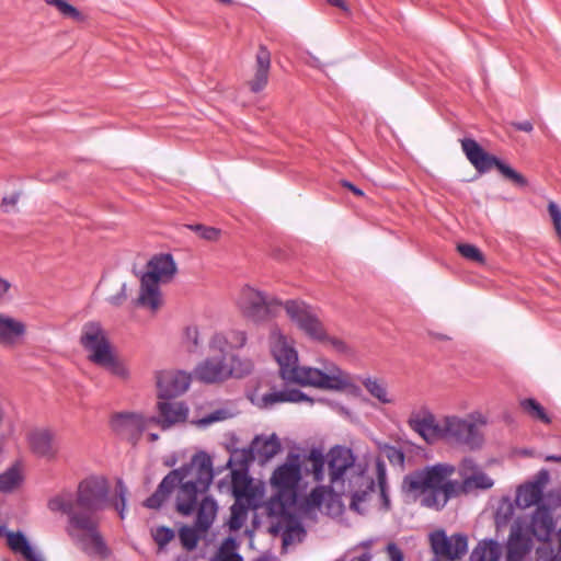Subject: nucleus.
<instances>
[{"label": "nucleus", "instance_id": "nucleus-61", "mask_svg": "<svg viewBox=\"0 0 561 561\" xmlns=\"http://www.w3.org/2000/svg\"><path fill=\"white\" fill-rule=\"evenodd\" d=\"M513 126L517 129V130H522V131H526V133H530L533 130V124L528 121H525V122H519V123H514Z\"/></svg>", "mask_w": 561, "mask_h": 561}, {"label": "nucleus", "instance_id": "nucleus-22", "mask_svg": "<svg viewBox=\"0 0 561 561\" xmlns=\"http://www.w3.org/2000/svg\"><path fill=\"white\" fill-rule=\"evenodd\" d=\"M531 547L530 536L525 531L520 520L514 523L507 540L506 557L508 561H520Z\"/></svg>", "mask_w": 561, "mask_h": 561}, {"label": "nucleus", "instance_id": "nucleus-59", "mask_svg": "<svg viewBox=\"0 0 561 561\" xmlns=\"http://www.w3.org/2000/svg\"><path fill=\"white\" fill-rule=\"evenodd\" d=\"M10 288L11 284L7 279L0 277V304L7 299Z\"/></svg>", "mask_w": 561, "mask_h": 561}, {"label": "nucleus", "instance_id": "nucleus-53", "mask_svg": "<svg viewBox=\"0 0 561 561\" xmlns=\"http://www.w3.org/2000/svg\"><path fill=\"white\" fill-rule=\"evenodd\" d=\"M185 342L188 351L193 352L199 346V332L195 327H188L185 330Z\"/></svg>", "mask_w": 561, "mask_h": 561}, {"label": "nucleus", "instance_id": "nucleus-31", "mask_svg": "<svg viewBox=\"0 0 561 561\" xmlns=\"http://www.w3.org/2000/svg\"><path fill=\"white\" fill-rule=\"evenodd\" d=\"M7 541L12 551L21 553L27 561H34L39 557L28 543L26 537L20 531H8Z\"/></svg>", "mask_w": 561, "mask_h": 561}, {"label": "nucleus", "instance_id": "nucleus-30", "mask_svg": "<svg viewBox=\"0 0 561 561\" xmlns=\"http://www.w3.org/2000/svg\"><path fill=\"white\" fill-rule=\"evenodd\" d=\"M304 401L310 403L312 402V400L309 397H307L305 393L297 389H284L280 391H273L262 397V402L264 407H271L275 403L280 402L299 403Z\"/></svg>", "mask_w": 561, "mask_h": 561}, {"label": "nucleus", "instance_id": "nucleus-51", "mask_svg": "<svg viewBox=\"0 0 561 561\" xmlns=\"http://www.w3.org/2000/svg\"><path fill=\"white\" fill-rule=\"evenodd\" d=\"M305 536V530L299 524L289 526L283 534L284 545H289L295 540L300 541Z\"/></svg>", "mask_w": 561, "mask_h": 561}, {"label": "nucleus", "instance_id": "nucleus-23", "mask_svg": "<svg viewBox=\"0 0 561 561\" xmlns=\"http://www.w3.org/2000/svg\"><path fill=\"white\" fill-rule=\"evenodd\" d=\"M160 417H150L151 424H159L167 430L172 425L183 422L187 415V408L181 402L161 401L158 403Z\"/></svg>", "mask_w": 561, "mask_h": 561}, {"label": "nucleus", "instance_id": "nucleus-13", "mask_svg": "<svg viewBox=\"0 0 561 561\" xmlns=\"http://www.w3.org/2000/svg\"><path fill=\"white\" fill-rule=\"evenodd\" d=\"M278 305V301L249 286L242 288L238 298V307L242 314L254 322L266 320Z\"/></svg>", "mask_w": 561, "mask_h": 561}, {"label": "nucleus", "instance_id": "nucleus-63", "mask_svg": "<svg viewBox=\"0 0 561 561\" xmlns=\"http://www.w3.org/2000/svg\"><path fill=\"white\" fill-rule=\"evenodd\" d=\"M545 460L548 462H561V455L560 456L549 455L545 458Z\"/></svg>", "mask_w": 561, "mask_h": 561}, {"label": "nucleus", "instance_id": "nucleus-55", "mask_svg": "<svg viewBox=\"0 0 561 561\" xmlns=\"http://www.w3.org/2000/svg\"><path fill=\"white\" fill-rule=\"evenodd\" d=\"M20 199V193H13L9 196L3 197L1 207L5 213L15 210L16 204Z\"/></svg>", "mask_w": 561, "mask_h": 561}, {"label": "nucleus", "instance_id": "nucleus-28", "mask_svg": "<svg viewBox=\"0 0 561 561\" xmlns=\"http://www.w3.org/2000/svg\"><path fill=\"white\" fill-rule=\"evenodd\" d=\"M217 511L218 506L213 497L204 496L202 499L195 522V527L199 533H205L210 528L216 518Z\"/></svg>", "mask_w": 561, "mask_h": 561}, {"label": "nucleus", "instance_id": "nucleus-2", "mask_svg": "<svg viewBox=\"0 0 561 561\" xmlns=\"http://www.w3.org/2000/svg\"><path fill=\"white\" fill-rule=\"evenodd\" d=\"M106 481L90 477L82 480L76 494L61 491L48 501L51 512H60L68 517L66 533L75 545L89 558L104 561L112 556V549L100 531V512L107 500Z\"/></svg>", "mask_w": 561, "mask_h": 561}, {"label": "nucleus", "instance_id": "nucleus-12", "mask_svg": "<svg viewBox=\"0 0 561 561\" xmlns=\"http://www.w3.org/2000/svg\"><path fill=\"white\" fill-rule=\"evenodd\" d=\"M289 319L310 340L319 343L327 339V330L314 310L302 301L288 300L284 305Z\"/></svg>", "mask_w": 561, "mask_h": 561}, {"label": "nucleus", "instance_id": "nucleus-29", "mask_svg": "<svg viewBox=\"0 0 561 561\" xmlns=\"http://www.w3.org/2000/svg\"><path fill=\"white\" fill-rule=\"evenodd\" d=\"M366 391L381 404L394 403V397L389 392L385 379L367 376L360 379Z\"/></svg>", "mask_w": 561, "mask_h": 561}, {"label": "nucleus", "instance_id": "nucleus-26", "mask_svg": "<svg viewBox=\"0 0 561 561\" xmlns=\"http://www.w3.org/2000/svg\"><path fill=\"white\" fill-rule=\"evenodd\" d=\"M324 495L325 489L323 486L314 488L307 496H301L300 494H298L295 510L290 515L286 516L293 517L308 515L309 513L321 506Z\"/></svg>", "mask_w": 561, "mask_h": 561}, {"label": "nucleus", "instance_id": "nucleus-27", "mask_svg": "<svg viewBox=\"0 0 561 561\" xmlns=\"http://www.w3.org/2000/svg\"><path fill=\"white\" fill-rule=\"evenodd\" d=\"M280 442L278 437L273 434L271 436H257L251 444L252 453L262 461H267L280 451Z\"/></svg>", "mask_w": 561, "mask_h": 561}, {"label": "nucleus", "instance_id": "nucleus-52", "mask_svg": "<svg viewBox=\"0 0 561 561\" xmlns=\"http://www.w3.org/2000/svg\"><path fill=\"white\" fill-rule=\"evenodd\" d=\"M548 213L553 222L556 232L559 239H561V209L554 202H549Z\"/></svg>", "mask_w": 561, "mask_h": 561}, {"label": "nucleus", "instance_id": "nucleus-54", "mask_svg": "<svg viewBox=\"0 0 561 561\" xmlns=\"http://www.w3.org/2000/svg\"><path fill=\"white\" fill-rule=\"evenodd\" d=\"M127 286L125 283L121 284L119 290L117 294L112 295L107 298V301L115 307L122 306L127 300Z\"/></svg>", "mask_w": 561, "mask_h": 561}, {"label": "nucleus", "instance_id": "nucleus-40", "mask_svg": "<svg viewBox=\"0 0 561 561\" xmlns=\"http://www.w3.org/2000/svg\"><path fill=\"white\" fill-rule=\"evenodd\" d=\"M228 367L231 369V376L241 378L252 371L253 363L249 358L231 356L228 363Z\"/></svg>", "mask_w": 561, "mask_h": 561}, {"label": "nucleus", "instance_id": "nucleus-60", "mask_svg": "<svg viewBox=\"0 0 561 561\" xmlns=\"http://www.w3.org/2000/svg\"><path fill=\"white\" fill-rule=\"evenodd\" d=\"M341 185L343 187L350 190L356 196H359V197L364 196V192L360 188H358L357 186H355L353 183H351L350 181L342 180Z\"/></svg>", "mask_w": 561, "mask_h": 561}, {"label": "nucleus", "instance_id": "nucleus-9", "mask_svg": "<svg viewBox=\"0 0 561 561\" xmlns=\"http://www.w3.org/2000/svg\"><path fill=\"white\" fill-rule=\"evenodd\" d=\"M176 271V264L171 254L154 255L149 261L147 272L140 279V293L137 304L153 312L157 311L163 305L160 283L171 282Z\"/></svg>", "mask_w": 561, "mask_h": 561}, {"label": "nucleus", "instance_id": "nucleus-8", "mask_svg": "<svg viewBox=\"0 0 561 561\" xmlns=\"http://www.w3.org/2000/svg\"><path fill=\"white\" fill-rule=\"evenodd\" d=\"M80 344L88 352V359L122 380L129 378L126 363L114 352L107 332L98 321H88L82 325Z\"/></svg>", "mask_w": 561, "mask_h": 561}, {"label": "nucleus", "instance_id": "nucleus-5", "mask_svg": "<svg viewBox=\"0 0 561 561\" xmlns=\"http://www.w3.org/2000/svg\"><path fill=\"white\" fill-rule=\"evenodd\" d=\"M330 484L334 492L350 494L351 508L362 512V504L375 491V480L355 463L353 451L347 447L336 446L328 455Z\"/></svg>", "mask_w": 561, "mask_h": 561}, {"label": "nucleus", "instance_id": "nucleus-33", "mask_svg": "<svg viewBox=\"0 0 561 561\" xmlns=\"http://www.w3.org/2000/svg\"><path fill=\"white\" fill-rule=\"evenodd\" d=\"M500 556L501 549L495 541H482L471 552L470 561H497Z\"/></svg>", "mask_w": 561, "mask_h": 561}, {"label": "nucleus", "instance_id": "nucleus-20", "mask_svg": "<svg viewBox=\"0 0 561 561\" xmlns=\"http://www.w3.org/2000/svg\"><path fill=\"white\" fill-rule=\"evenodd\" d=\"M556 528L551 511L546 505H538L531 515L529 525L524 526L529 536L546 542L550 539Z\"/></svg>", "mask_w": 561, "mask_h": 561}, {"label": "nucleus", "instance_id": "nucleus-6", "mask_svg": "<svg viewBox=\"0 0 561 561\" xmlns=\"http://www.w3.org/2000/svg\"><path fill=\"white\" fill-rule=\"evenodd\" d=\"M170 473H175L172 484H179L176 511L190 516L196 508L197 499L208 491L213 482V460L207 453L201 451L188 463Z\"/></svg>", "mask_w": 561, "mask_h": 561}, {"label": "nucleus", "instance_id": "nucleus-44", "mask_svg": "<svg viewBox=\"0 0 561 561\" xmlns=\"http://www.w3.org/2000/svg\"><path fill=\"white\" fill-rule=\"evenodd\" d=\"M209 348L211 352H218V357H226L227 355L233 351L230 348L229 343L227 342V339L224 334V332H218L213 335V337L209 341Z\"/></svg>", "mask_w": 561, "mask_h": 561}, {"label": "nucleus", "instance_id": "nucleus-24", "mask_svg": "<svg viewBox=\"0 0 561 561\" xmlns=\"http://www.w3.org/2000/svg\"><path fill=\"white\" fill-rule=\"evenodd\" d=\"M270 68L271 54L265 46L261 45L255 57V72L253 78L249 81V87L252 92H260L266 87Z\"/></svg>", "mask_w": 561, "mask_h": 561}, {"label": "nucleus", "instance_id": "nucleus-45", "mask_svg": "<svg viewBox=\"0 0 561 561\" xmlns=\"http://www.w3.org/2000/svg\"><path fill=\"white\" fill-rule=\"evenodd\" d=\"M382 455L392 466L399 467L401 470L404 468L405 455L400 448L386 445L382 448Z\"/></svg>", "mask_w": 561, "mask_h": 561}, {"label": "nucleus", "instance_id": "nucleus-50", "mask_svg": "<svg viewBox=\"0 0 561 561\" xmlns=\"http://www.w3.org/2000/svg\"><path fill=\"white\" fill-rule=\"evenodd\" d=\"M152 537L159 548L162 549L174 538V531L168 527H158L152 531Z\"/></svg>", "mask_w": 561, "mask_h": 561}, {"label": "nucleus", "instance_id": "nucleus-32", "mask_svg": "<svg viewBox=\"0 0 561 561\" xmlns=\"http://www.w3.org/2000/svg\"><path fill=\"white\" fill-rule=\"evenodd\" d=\"M174 477L175 473H168L158 485L156 492L145 501L144 505L148 508H159L174 489L172 484Z\"/></svg>", "mask_w": 561, "mask_h": 561}, {"label": "nucleus", "instance_id": "nucleus-10", "mask_svg": "<svg viewBox=\"0 0 561 561\" xmlns=\"http://www.w3.org/2000/svg\"><path fill=\"white\" fill-rule=\"evenodd\" d=\"M486 424L485 417L479 413H470L466 417L446 415L442 419V439L465 445L470 448H479L483 443L480 431Z\"/></svg>", "mask_w": 561, "mask_h": 561}, {"label": "nucleus", "instance_id": "nucleus-41", "mask_svg": "<svg viewBox=\"0 0 561 561\" xmlns=\"http://www.w3.org/2000/svg\"><path fill=\"white\" fill-rule=\"evenodd\" d=\"M376 477L378 481V488L380 491V496L382 499V503L385 508H389L390 500L387 493V474H386V466L381 459L376 460Z\"/></svg>", "mask_w": 561, "mask_h": 561}, {"label": "nucleus", "instance_id": "nucleus-57", "mask_svg": "<svg viewBox=\"0 0 561 561\" xmlns=\"http://www.w3.org/2000/svg\"><path fill=\"white\" fill-rule=\"evenodd\" d=\"M117 493H118V495L121 497L122 505L119 506L118 504H116V510L118 511L119 516L123 519L124 518L125 505H126L127 489L122 483H118V485H117Z\"/></svg>", "mask_w": 561, "mask_h": 561}, {"label": "nucleus", "instance_id": "nucleus-4", "mask_svg": "<svg viewBox=\"0 0 561 561\" xmlns=\"http://www.w3.org/2000/svg\"><path fill=\"white\" fill-rule=\"evenodd\" d=\"M271 353L279 366L282 379L288 383L311 386L327 390H343L351 385L347 373L334 363H325L323 368L298 365V354L290 337L279 328L273 327L268 336Z\"/></svg>", "mask_w": 561, "mask_h": 561}, {"label": "nucleus", "instance_id": "nucleus-16", "mask_svg": "<svg viewBox=\"0 0 561 561\" xmlns=\"http://www.w3.org/2000/svg\"><path fill=\"white\" fill-rule=\"evenodd\" d=\"M431 546L436 556L458 560L467 553L468 540L460 534L447 537L444 531H436L431 535Z\"/></svg>", "mask_w": 561, "mask_h": 561}, {"label": "nucleus", "instance_id": "nucleus-43", "mask_svg": "<svg viewBox=\"0 0 561 561\" xmlns=\"http://www.w3.org/2000/svg\"><path fill=\"white\" fill-rule=\"evenodd\" d=\"M458 252L461 254L462 257L467 259L468 261L478 263V264H484L485 257L483 253L480 251V249L473 244L470 243H459L457 245Z\"/></svg>", "mask_w": 561, "mask_h": 561}, {"label": "nucleus", "instance_id": "nucleus-34", "mask_svg": "<svg viewBox=\"0 0 561 561\" xmlns=\"http://www.w3.org/2000/svg\"><path fill=\"white\" fill-rule=\"evenodd\" d=\"M239 543L233 537L226 538L210 561H243L238 553Z\"/></svg>", "mask_w": 561, "mask_h": 561}, {"label": "nucleus", "instance_id": "nucleus-48", "mask_svg": "<svg viewBox=\"0 0 561 561\" xmlns=\"http://www.w3.org/2000/svg\"><path fill=\"white\" fill-rule=\"evenodd\" d=\"M247 511L242 505L234 503L231 506V515L229 519V527L232 530H238L242 527L243 520L245 518Z\"/></svg>", "mask_w": 561, "mask_h": 561}, {"label": "nucleus", "instance_id": "nucleus-49", "mask_svg": "<svg viewBox=\"0 0 561 561\" xmlns=\"http://www.w3.org/2000/svg\"><path fill=\"white\" fill-rule=\"evenodd\" d=\"M227 342L230 345V348L238 350L245 345L247 343V334L241 330H228L224 332Z\"/></svg>", "mask_w": 561, "mask_h": 561}, {"label": "nucleus", "instance_id": "nucleus-14", "mask_svg": "<svg viewBox=\"0 0 561 561\" xmlns=\"http://www.w3.org/2000/svg\"><path fill=\"white\" fill-rule=\"evenodd\" d=\"M151 424L150 417L135 412H118L112 415L110 425L112 431L122 439L133 445L137 444L141 434Z\"/></svg>", "mask_w": 561, "mask_h": 561}, {"label": "nucleus", "instance_id": "nucleus-37", "mask_svg": "<svg viewBox=\"0 0 561 561\" xmlns=\"http://www.w3.org/2000/svg\"><path fill=\"white\" fill-rule=\"evenodd\" d=\"M520 407L530 417L539 420L546 424L551 422L543 407L535 399L522 400Z\"/></svg>", "mask_w": 561, "mask_h": 561}, {"label": "nucleus", "instance_id": "nucleus-39", "mask_svg": "<svg viewBox=\"0 0 561 561\" xmlns=\"http://www.w3.org/2000/svg\"><path fill=\"white\" fill-rule=\"evenodd\" d=\"M250 486V480L247 474L241 471H232L231 473V488L232 493L237 499H241L248 495Z\"/></svg>", "mask_w": 561, "mask_h": 561}, {"label": "nucleus", "instance_id": "nucleus-21", "mask_svg": "<svg viewBox=\"0 0 561 561\" xmlns=\"http://www.w3.org/2000/svg\"><path fill=\"white\" fill-rule=\"evenodd\" d=\"M196 378L207 383L226 380L231 376L226 357H210L195 368Z\"/></svg>", "mask_w": 561, "mask_h": 561}, {"label": "nucleus", "instance_id": "nucleus-19", "mask_svg": "<svg viewBox=\"0 0 561 561\" xmlns=\"http://www.w3.org/2000/svg\"><path fill=\"white\" fill-rule=\"evenodd\" d=\"M30 449L38 457L53 460L59 451L56 434L48 428H36L27 434Z\"/></svg>", "mask_w": 561, "mask_h": 561}, {"label": "nucleus", "instance_id": "nucleus-1", "mask_svg": "<svg viewBox=\"0 0 561 561\" xmlns=\"http://www.w3.org/2000/svg\"><path fill=\"white\" fill-rule=\"evenodd\" d=\"M106 481L90 477L82 480L76 494L61 491L48 501L51 512H60L68 517L66 533L75 545L89 558L104 561L112 556V549L100 531V512L107 500Z\"/></svg>", "mask_w": 561, "mask_h": 561}, {"label": "nucleus", "instance_id": "nucleus-3", "mask_svg": "<svg viewBox=\"0 0 561 561\" xmlns=\"http://www.w3.org/2000/svg\"><path fill=\"white\" fill-rule=\"evenodd\" d=\"M456 471L457 468L448 462L425 466L403 478L402 491L421 506L440 511L451 499L474 490H489L494 484L471 458H463L459 463L461 481L453 479Z\"/></svg>", "mask_w": 561, "mask_h": 561}, {"label": "nucleus", "instance_id": "nucleus-58", "mask_svg": "<svg viewBox=\"0 0 561 561\" xmlns=\"http://www.w3.org/2000/svg\"><path fill=\"white\" fill-rule=\"evenodd\" d=\"M226 419V412L225 411H215L213 413H210L209 415L205 416L204 419H202L199 421L201 424L203 425H208L210 423H214V422H217V421H221Z\"/></svg>", "mask_w": 561, "mask_h": 561}, {"label": "nucleus", "instance_id": "nucleus-17", "mask_svg": "<svg viewBox=\"0 0 561 561\" xmlns=\"http://www.w3.org/2000/svg\"><path fill=\"white\" fill-rule=\"evenodd\" d=\"M191 375L182 370H162L157 376L158 396L171 399L183 394L190 387Z\"/></svg>", "mask_w": 561, "mask_h": 561}, {"label": "nucleus", "instance_id": "nucleus-15", "mask_svg": "<svg viewBox=\"0 0 561 561\" xmlns=\"http://www.w3.org/2000/svg\"><path fill=\"white\" fill-rule=\"evenodd\" d=\"M407 424L427 444H434L442 439V420L438 421L425 405L413 409L409 414Z\"/></svg>", "mask_w": 561, "mask_h": 561}, {"label": "nucleus", "instance_id": "nucleus-25", "mask_svg": "<svg viewBox=\"0 0 561 561\" xmlns=\"http://www.w3.org/2000/svg\"><path fill=\"white\" fill-rule=\"evenodd\" d=\"M25 333V324L8 314L0 313V344L13 345Z\"/></svg>", "mask_w": 561, "mask_h": 561}, {"label": "nucleus", "instance_id": "nucleus-64", "mask_svg": "<svg viewBox=\"0 0 561 561\" xmlns=\"http://www.w3.org/2000/svg\"><path fill=\"white\" fill-rule=\"evenodd\" d=\"M158 438H159L158 434H154V433H150V434H149V439H150L151 442H156Z\"/></svg>", "mask_w": 561, "mask_h": 561}, {"label": "nucleus", "instance_id": "nucleus-35", "mask_svg": "<svg viewBox=\"0 0 561 561\" xmlns=\"http://www.w3.org/2000/svg\"><path fill=\"white\" fill-rule=\"evenodd\" d=\"M22 481L21 468L13 465L5 472L0 474V492H9L16 488Z\"/></svg>", "mask_w": 561, "mask_h": 561}, {"label": "nucleus", "instance_id": "nucleus-62", "mask_svg": "<svg viewBox=\"0 0 561 561\" xmlns=\"http://www.w3.org/2000/svg\"><path fill=\"white\" fill-rule=\"evenodd\" d=\"M329 4L341 9L344 12H348L350 8L344 0H325Z\"/></svg>", "mask_w": 561, "mask_h": 561}, {"label": "nucleus", "instance_id": "nucleus-36", "mask_svg": "<svg viewBox=\"0 0 561 561\" xmlns=\"http://www.w3.org/2000/svg\"><path fill=\"white\" fill-rule=\"evenodd\" d=\"M46 4L56 8V10L66 19L76 22L84 21V15L66 0H44Z\"/></svg>", "mask_w": 561, "mask_h": 561}, {"label": "nucleus", "instance_id": "nucleus-7", "mask_svg": "<svg viewBox=\"0 0 561 561\" xmlns=\"http://www.w3.org/2000/svg\"><path fill=\"white\" fill-rule=\"evenodd\" d=\"M302 460L296 453H289L286 460L275 468L270 485L273 494L266 503L270 516L285 517L290 515L297 504L299 484L302 480Z\"/></svg>", "mask_w": 561, "mask_h": 561}, {"label": "nucleus", "instance_id": "nucleus-47", "mask_svg": "<svg viewBox=\"0 0 561 561\" xmlns=\"http://www.w3.org/2000/svg\"><path fill=\"white\" fill-rule=\"evenodd\" d=\"M198 529L196 527L184 526L180 529L179 537L184 548L192 550L196 547L198 541Z\"/></svg>", "mask_w": 561, "mask_h": 561}, {"label": "nucleus", "instance_id": "nucleus-18", "mask_svg": "<svg viewBox=\"0 0 561 561\" xmlns=\"http://www.w3.org/2000/svg\"><path fill=\"white\" fill-rule=\"evenodd\" d=\"M549 482V472L541 469L531 481L519 485L516 490L515 504L525 510L538 504L543 494V490Z\"/></svg>", "mask_w": 561, "mask_h": 561}, {"label": "nucleus", "instance_id": "nucleus-38", "mask_svg": "<svg viewBox=\"0 0 561 561\" xmlns=\"http://www.w3.org/2000/svg\"><path fill=\"white\" fill-rule=\"evenodd\" d=\"M319 343L341 355L352 356L354 354L353 348L343 339L330 335L328 332L327 339L321 340Z\"/></svg>", "mask_w": 561, "mask_h": 561}, {"label": "nucleus", "instance_id": "nucleus-46", "mask_svg": "<svg viewBox=\"0 0 561 561\" xmlns=\"http://www.w3.org/2000/svg\"><path fill=\"white\" fill-rule=\"evenodd\" d=\"M190 230L196 232L202 239L207 241H217L221 234V230L215 227H208L201 224L187 225Z\"/></svg>", "mask_w": 561, "mask_h": 561}, {"label": "nucleus", "instance_id": "nucleus-11", "mask_svg": "<svg viewBox=\"0 0 561 561\" xmlns=\"http://www.w3.org/2000/svg\"><path fill=\"white\" fill-rule=\"evenodd\" d=\"M461 148L469 162L479 173H485L492 168H496L513 184L519 187L527 185V180L523 174L499 160L495 156L488 153L474 139H462Z\"/></svg>", "mask_w": 561, "mask_h": 561}, {"label": "nucleus", "instance_id": "nucleus-42", "mask_svg": "<svg viewBox=\"0 0 561 561\" xmlns=\"http://www.w3.org/2000/svg\"><path fill=\"white\" fill-rule=\"evenodd\" d=\"M308 460L311 462V472L314 481H322L324 478L325 465L323 455L320 451L312 449L308 456Z\"/></svg>", "mask_w": 561, "mask_h": 561}, {"label": "nucleus", "instance_id": "nucleus-56", "mask_svg": "<svg viewBox=\"0 0 561 561\" xmlns=\"http://www.w3.org/2000/svg\"><path fill=\"white\" fill-rule=\"evenodd\" d=\"M386 551L390 561H403V553L396 543H388Z\"/></svg>", "mask_w": 561, "mask_h": 561}]
</instances>
